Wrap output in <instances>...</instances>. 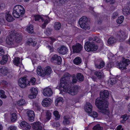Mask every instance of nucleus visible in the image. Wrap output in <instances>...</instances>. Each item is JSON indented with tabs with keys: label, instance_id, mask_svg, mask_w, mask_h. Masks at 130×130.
I'll return each instance as SVG.
<instances>
[{
	"label": "nucleus",
	"instance_id": "obj_43",
	"mask_svg": "<svg viewBox=\"0 0 130 130\" xmlns=\"http://www.w3.org/2000/svg\"><path fill=\"white\" fill-rule=\"evenodd\" d=\"M116 41V40L115 38L112 37H110L108 40V43L109 44L113 43Z\"/></svg>",
	"mask_w": 130,
	"mask_h": 130
},
{
	"label": "nucleus",
	"instance_id": "obj_5",
	"mask_svg": "<svg viewBox=\"0 0 130 130\" xmlns=\"http://www.w3.org/2000/svg\"><path fill=\"white\" fill-rule=\"evenodd\" d=\"M34 17L35 21H39L40 19H41L42 22L44 23L41 26L42 28H45L47 24L50 21L49 18L47 16L43 15L41 16L39 15H34Z\"/></svg>",
	"mask_w": 130,
	"mask_h": 130
},
{
	"label": "nucleus",
	"instance_id": "obj_21",
	"mask_svg": "<svg viewBox=\"0 0 130 130\" xmlns=\"http://www.w3.org/2000/svg\"><path fill=\"white\" fill-rule=\"evenodd\" d=\"M36 72L38 75L40 76L43 77L45 76L44 69L40 66H38V67Z\"/></svg>",
	"mask_w": 130,
	"mask_h": 130
},
{
	"label": "nucleus",
	"instance_id": "obj_39",
	"mask_svg": "<svg viewBox=\"0 0 130 130\" xmlns=\"http://www.w3.org/2000/svg\"><path fill=\"white\" fill-rule=\"evenodd\" d=\"M53 115L55 117V119L56 120H58L60 117V116L59 112L57 110H55L53 112Z\"/></svg>",
	"mask_w": 130,
	"mask_h": 130
},
{
	"label": "nucleus",
	"instance_id": "obj_29",
	"mask_svg": "<svg viewBox=\"0 0 130 130\" xmlns=\"http://www.w3.org/2000/svg\"><path fill=\"white\" fill-rule=\"evenodd\" d=\"M51 113L50 111H47L46 112V114L45 115V121L47 122L49 120L51 117Z\"/></svg>",
	"mask_w": 130,
	"mask_h": 130
},
{
	"label": "nucleus",
	"instance_id": "obj_4",
	"mask_svg": "<svg viewBox=\"0 0 130 130\" xmlns=\"http://www.w3.org/2000/svg\"><path fill=\"white\" fill-rule=\"evenodd\" d=\"M25 12V10L23 7L21 5H17L14 7L12 14L15 18H18L23 14Z\"/></svg>",
	"mask_w": 130,
	"mask_h": 130
},
{
	"label": "nucleus",
	"instance_id": "obj_59",
	"mask_svg": "<svg viewBox=\"0 0 130 130\" xmlns=\"http://www.w3.org/2000/svg\"><path fill=\"white\" fill-rule=\"evenodd\" d=\"M2 84L4 85H6L7 84V82L3 80L2 82Z\"/></svg>",
	"mask_w": 130,
	"mask_h": 130
},
{
	"label": "nucleus",
	"instance_id": "obj_45",
	"mask_svg": "<svg viewBox=\"0 0 130 130\" xmlns=\"http://www.w3.org/2000/svg\"><path fill=\"white\" fill-rule=\"evenodd\" d=\"M30 91L31 92V93L37 95L38 92L36 88H30Z\"/></svg>",
	"mask_w": 130,
	"mask_h": 130
},
{
	"label": "nucleus",
	"instance_id": "obj_24",
	"mask_svg": "<svg viewBox=\"0 0 130 130\" xmlns=\"http://www.w3.org/2000/svg\"><path fill=\"white\" fill-rule=\"evenodd\" d=\"M122 11L124 15H128L130 14V8L128 7H124L122 9Z\"/></svg>",
	"mask_w": 130,
	"mask_h": 130
},
{
	"label": "nucleus",
	"instance_id": "obj_63",
	"mask_svg": "<svg viewBox=\"0 0 130 130\" xmlns=\"http://www.w3.org/2000/svg\"><path fill=\"white\" fill-rule=\"evenodd\" d=\"M3 104V102L2 100L0 99V106H1Z\"/></svg>",
	"mask_w": 130,
	"mask_h": 130
},
{
	"label": "nucleus",
	"instance_id": "obj_34",
	"mask_svg": "<svg viewBox=\"0 0 130 130\" xmlns=\"http://www.w3.org/2000/svg\"><path fill=\"white\" fill-rule=\"evenodd\" d=\"M6 20L9 22L12 21L13 20V18L11 15L9 13L7 14L6 16Z\"/></svg>",
	"mask_w": 130,
	"mask_h": 130
},
{
	"label": "nucleus",
	"instance_id": "obj_56",
	"mask_svg": "<svg viewBox=\"0 0 130 130\" xmlns=\"http://www.w3.org/2000/svg\"><path fill=\"white\" fill-rule=\"evenodd\" d=\"M113 66V64L110 63L107 64V67L109 69L111 68Z\"/></svg>",
	"mask_w": 130,
	"mask_h": 130
},
{
	"label": "nucleus",
	"instance_id": "obj_40",
	"mask_svg": "<svg viewBox=\"0 0 130 130\" xmlns=\"http://www.w3.org/2000/svg\"><path fill=\"white\" fill-rule=\"evenodd\" d=\"M81 62V60L79 57H76L73 60L74 63L76 64H80Z\"/></svg>",
	"mask_w": 130,
	"mask_h": 130
},
{
	"label": "nucleus",
	"instance_id": "obj_25",
	"mask_svg": "<svg viewBox=\"0 0 130 130\" xmlns=\"http://www.w3.org/2000/svg\"><path fill=\"white\" fill-rule=\"evenodd\" d=\"M119 35V36L118 38L121 41H122L121 38H122L123 40L124 39L127 37V34L123 31L120 32Z\"/></svg>",
	"mask_w": 130,
	"mask_h": 130
},
{
	"label": "nucleus",
	"instance_id": "obj_12",
	"mask_svg": "<svg viewBox=\"0 0 130 130\" xmlns=\"http://www.w3.org/2000/svg\"><path fill=\"white\" fill-rule=\"evenodd\" d=\"M27 78L26 77L24 76L20 78L18 82L19 86L21 88H24L27 85L26 83Z\"/></svg>",
	"mask_w": 130,
	"mask_h": 130
},
{
	"label": "nucleus",
	"instance_id": "obj_26",
	"mask_svg": "<svg viewBox=\"0 0 130 130\" xmlns=\"http://www.w3.org/2000/svg\"><path fill=\"white\" fill-rule=\"evenodd\" d=\"M27 103L26 102L25 100L24 99H22L19 100L17 102V104L16 105L22 106L25 105Z\"/></svg>",
	"mask_w": 130,
	"mask_h": 130
},
{
	"label": "nucleus",
	"instance_id": "obj_32",
	"mask_svg": "<svg viewBox=\"0 0 130 130\" xmlns=\"http://www.w3.org/2000/svg\"><path fill=\"white\" fill-rule=\"evenodd\" d=\"M44 70V73L45 74V75H48L51 73L52 70L49 67H47L45 68Z\"/></svg>",
	"mask_w": 130,
	"mask_h": 130
},
{
	"label": "nucleus",
	"instance_id": "obj_1",
	"mask_svg": "<svg viewBox=\"0 0 130 130\" xmlns=\"http://www.w3.org/2000/svg\"><path fill=\"white\" fill-rule=\"evenodd\" d=\"M70 77V75L68 73H66L64 74L61 79L59 89L62 91L68 93L72 95H75L77 93V89L74 87H69L67 83V81Z\"/></svg>",
	"mask_w": 130,
	"mask_h": 130
},
{
	"label": "nucleus",
	"instance_id": "obj_6",
	"mask_svg": "<svg viewBox=\"0 0 130 130\" xmlns=\"http://www.w3.org/2000/svg\"><path fill=\"white\" fill-rule=\"evenodd\" d=\"M87 21V19L86 17H83L80 19L79 24L81 28L85 30L90 29V25Z\"/></svg>",
	"mask_w": 130,
	"mask_h": 130
},
{
	"label": "nucleus",
	"instance_id": "obj_14",
	"mask_svg": "<svg viewBox=\"0 0 130 130\" xmlns=\"http://www.w3.org/2000/svg\"><path fill=\"white\" fill-rule=\"evenodd\" d=\"M92 106L90 103L87 102L84 106V109L86 112L90 113L92 111Z\"/></svg>",
	"mask_w": 130,
	"mask_h": 130
},
{
	"label": "nucleus",
	"instance_id": "obj_61",
	"mask_svg": "<svg viewBox=\"0 0 130 130\" xmlns=\"http://www.w3.org/2000/svg\"><path fill=\"white\" fill-rule=\"evenodd\" d=\"M127 108L128 110L130 112V103L128 104L127 106Z\"/></svg>",
	"mask_w": 130,
	"mask_h": 130
},
{
	"label": "nucleus",
	"instance_id": "obj_28",
	"mask_svg": "<svg viewBox=\"0 0 130 130\" xmlns=\"http://www.w3.org/2000/svg\"><path fill=\"white\" fill-rule=\"evenodd\" d=\"M27 43L29 45H31L33 46H35L36 45L37 42L35 41V40L29 38L28 39Z\"/></svg>",
	"mask_w": 130,
	"mask_h": 130
},
{
	"label": "nucleus",
	"instance_id": "obj_54",
	"mask_svg": "<svg viewBox=\"0 0 130 130\" xmlns=\"http://www.w3.org/2000/svg\"><path fill=\"white\" fill-rule=\"evenodd\" d=\"M16 129V127L12 126L8 127V130H15Z\"/></svg>",
	"mask_w": 130,
	"mask_h": 130
},
{
	"label": "nucleus",
	"instance_id": "obj_53",
	"mask_svg": "<svg viewBox=\"0 0 130 130\" xmlns=\"http://www.w3.org/2000/svg\"><path fill=\"white\" fill-rule=\"evenodd\" d=\"M52 125L53 126L55 127H58L60 126L59 123L58 122L53 123L52 124Z\"/></svg>",
	"mask_w": 130,
	"mask_h": 130
},
{
	"label": "nucleus",
	"instance_id": "obj_37",
	"mask_svg": "<svg viewBox=\"0 0 130 130\" xmlns=\"http://www.w3.org/2000/svg\"><path fill=\"white\" fill-rule=\"evenodd\" d=\"M61 25L59 22H56L55 23L54 27L55 29L57 30H59L61 27Z\"/></svg>",
	"mask_w": 130,
	"mask_h": 130
},
{
	"label": "nucleus",
	"instance_id": "obj_20",
	"mask_svg": "<svg viewBox=\"0 0 130 130\" xmlns=\"http://www.w3.org/2000/svg\"><path fill=\"white\" fill-rule=\"evenodd\" d=\"M57 51L59 53L62 55H64L67 53L68 49L66 46H62L58 48Z\"/></svg>",
	"mask_w": 130,
	"mask_h": 130
},
{
	"label": "nucleus",
	"instance_id": "obj_60",
	"mask_svg": "<svg viewBox=\"0 0 130 130\" xmlns=\"http://www.w3.org/2000/svg\"><path fill=\"white\" fill-rule=\"evenodd\" d=\"M118 15V14L117 13H115L113 14V18H115Z\"/></svg>",
	"mask_w": 130,
	"mask_h": 130
},
{
	"label": "nucleus",
	"instance_id": "obj_27",
	"mask_svg": "<svg viewBox=\"0 0 130 130\" xmlns=\"http://www.w3.org/2000/svg\"><path fill=\"white\" fill-rule=\"evenodd\" d=\"M64 102V100L62 97H59L57 98L56 100L55 104L56 106L60 105V104H62Z\"/></svg>",
	"mask_w": 130,
	"mask_h": 130
},
{
	"label": "nucleus",
	"instance_id": "obj_64",
	"mask_svg": "<svg viewBox=\"0 0 130 130\" xmlns=\"http://www.w3.org/2000/svg\"><path fill=\"white\" fill-rule=\"evenodd\" d=\"M2 127L1 124H0V130H2Z\"/></svg>",
	"mask_w": 130,
	"mask_h": 130
},
{
	"label": "nucleus",
	"instance_id": "obj_13",
	"mask_svg": "<svg viewBox=\"0 0 130 130\" xmlns=\"http://www.w3.org/2000/svg\"><path fill=\"white\" fill-rule=\"evenodd\" d=\"M51 60L52 62L60 64L61 62V58L57 55H55L52 56Z\"/></svg>",
	"mask_w": 130,
	"mask_h": 130
},
{
	"label": "nucleus",
	"instance_id": "obj_50",
	"mask_svg": "<svg viewBox=\"0 0 130 130\" xmlns=\"http://www.w3.org/2000/svg\"><path fill=\"white\" fill-rule=\"evenodd\" d=\"M51 30L49 28H47L44 31V32L47 35H49L51 33Z\"/></svg>",
	"mask_w": 130,
	"mask_h": 130
},
{
	"label": "nucleus",
	"instance_id": "obj_15",
	"mask_svg": "<svg viewBox=\"0 0 130 130\" xmlns=\"http://www.w3.org/2000/svg\"><path fill=\"white\" fill-rule=\"evenodd\" d=\"M31 125L35 130H41L42 129V124L39 122L32 123Z\"/></svg>",
	"mask_w": 130,
	"mask_h": 130
},
{
	"label": "nucleus",
	"instance_id": "obj_35",
	"mask_svg": "<svg viewBox=\"0 0 130 130\" xmlns=\"http://www.w3.org/2000/svg\"><path fill=\"white\" fill-rule=\"evenodd\" d=\"M105 66V63L103 61H101L99 64H97L96 63L95 64V67L98 69H100L103 68Z\"/></svg>",
	"mask_w": 130,
	"mask_h": 130
},
{
	"label": "nucleus",
	"instance_id": "obj_11",
	"mask_svg": "<svg viewBox=\"0 0 130 130\" xmlns=\"http://www.w3.org/2000/svg\"><path fill=\"white\" fill-rule=\"evenodd\" d=\"M53 93L52 89L48 87H46L43 90L42 94L45 96H50L52 95Z\"/></svg>",
	"mask_w": 130,
	"mask_h": 130
},
{
	"label": "nucleus",
	"instance_id": "obj_58",
	"mask_svg": "<svg viewBox=\"0 0 130 130\" xmlns=\"http://www.w3.org/2000/svg\"><path fill=\"white\" fill-rule=\"evenodd\" d=\"M122 128V126L121 125L118 126L117 127V130H120Z\"/></svg>",
	"mask_w": 130,
	"mask_h": 130
},
{
	"label": "nucleus",
	"instance_id": "obj_36",
	"mask_svg": "<svg viewBox=\"0 0 130 130\" xmlns=\"http://www.w3.org/2000/svg\"><path fill=\"white\" fill-rule=\"evenodd\" d=\"M36 80V79L35 78H31L30 79V81L28 82L27 84V85H29L30 84H31L32 85H34L35 84Z\"/></svg>",
	"mask_w": 130,
	"mask_h": 130
},
{
	"label": "nucleus",
	"instance_id": "obj_10",
	"mask_svg": "<svg viewBox=\"0 0 130 130\" xmlns=\"http://www.w3.org/2000/svg\"><path fill=\"white\" fill-rule=\"evenodd\" d=\"M20 58L18 57H16L14 58L13 60V63L16 66H18L19 64L20 65L19 70L20 72L21 73L22 71L24 70V67L22 64L21 61L20 60Z\"/></svg>",
	"mask_w": 130,
	"mask_h": 130
},
{
	"label": "nucleus",
	"instance_id": "obj_18",
	"mask_svg": "<svg viewBox=\"0 0 130 130\" xmlns=\"http://www.w3.org/2000/svg\"><path fill=\"white\" fill-rule=\"evenodd\" d=\"M27 114L29 121L31 122L33 121L35 116L34 111L31 110H29L27 112Z\"/></svg>",
	"mask_w": 130,
	"mask_h": 130
},
{
	"label": "nucleus",
	"instance_id": "obj_17",
	"mask_svg": "<svg viewBox=\"0 0 130 130\" xmlns=\"http://www.w3.org/2000/svg\"><path fill=\"white\" fill-rule=\"evenodd\" d=\"M20 126L23 130H28L31 128V126L29 124L25 121H23L21 123Z\"/></svg>",
	"mask_w": 130,
	"mask_h": 130
},
{
	"label": "nucleus",
	"instance_id": "obj_52",
	"mask_svg": "<svg viewBox=\"0 0 130 130\" xmlns=\"http://www.w3.org/2000/svg\"><path fill=\"white\" fill-rule=\"evenodd\" d=\"M93 118H96L98 116V114L95 111H93L91 114Z\"/></svg>",
	"mask_w": 130,
	"mask_h": 130
},
{
	"label": "nucleus",
	"instance_id": "obj_48",
	"mask_svg": "<svg viewBox=\"0 0 130 130\" xmlns=\"http://www.w3.org/2000/svg\"><path fill=\"white\" fill-rule=\"evenodd\" d=\"M121 118H123V121H121V122L122 123H124V122L126 120L128 119V116L126 115H125L122 116Z\"/></svg>",
	"mask_w": 130,
	"mask_h": 130
},
{
	"label": "nucleus",
	"instance_id": "obj_22",
	"mask_svg": "<svg viewBox=\"0 0 130 130\" xmlns=\"http://www.w3.org/2000/svg\"><path fill=\"white\" fill-rule=\"evenodd\" d=\"M109 93L107 90H104L100 93V96L101 98L105 99L107 98L109 95Z\"/></svg>",
	"mask_w": 130,
	"mask_h": 130
},
{
	"label": "nucleus",
	"instance_id": "obj_8",
	"mask_svg": "<svg viewBox=\"0 0 130 130\" xmlns=\"http://www.w3.org/2000/svg\"><path fill=\"white\" fill-rule=\"evenodd\" d=\"M130 63V61L129 59L122 58V61L118 63L117 64V67L121 70H125L126 69V67Z\"/></svg>",
	"mask_w": 130,
	"mask_h": 130
},
{
	"label": "nucleus",
	"instance_id": "obj_9",
	"mask_svg": "<svg viewBox=\"0 0 130 130\" xmlns=\"http://www.w3.org/2000/svg\"><path fill=\"white\" fill-rule=\"evenodd\" d=\"M47 39L48 41L45 44L46 46L50 52H52L53 51V43L54 42L56 41V39L53 37H48Z\"/></svg>",
	"mask_w": 130,
	"mask_h": 130
},
{
	"label": "nucleus",
	"instance_id": "obj_31",
	"mask_svg": "<svg viewBox=\"0 0 130 130\" xmlns=\"http://www.w3.org/2000/svg\"><path fill=\"white\" fill-rule=\"evenodd\" d=\"M116 83V81L115 78H111L108 80L107 84L109 86L111 87Z\"/></svg>",
	"mask_w": 130,
	"mask_h": 130
},
{
	"label": "nucleus",
	"instance_id": "obj_3",
	"mask_svg": "<svg viewBox=\"0 0 130 130\" xmlns=\"http://www.w3.org/2000/svg\"><path fill=\"white\" fill-rule=\"evenodd\" d=\"M15 37L14 36L12 35H9L7 37L6 39V43L9 45H12L14 43V38L15 37V41L19 44L20 45L21 43H20L22 40V36L21 34L18 33H16L15 35Z\"/></svg>",
	"mask_w": 130,
	"mask_h": 130
},
{
	"label": "nucleus",
	"instance_id": "obj_51",
	"mask_svg": "<svg viewBox=\"0 0 130 130\" xmlns=\"http://www.w3.org/2000/svg\"><path fill=\"white\" fill-rule=\"evenodd\" d=\"M37 95L31 93L28 96V98L30 99H33L35 98Z\"/></svg>",
	"mask_w": 130,
	"mask_h": 130
},
{
	"label": "nucleus",
	"instance_id": "obj_55",
	"mask_svg": "<svg viewBox=\"0 0 130 130\" xmlns=\"http://www.w3.org/2000/svg\"><path fill=\"white\" fill-rule=\"evenodd\" d=\"M4 53V50L2 47H0V56L3 55Z\"/></svg>",
	"mask_w": 130,
	"mask_h": 130
},
{
	"label": "nucleus",
	"instance_id": "obj_7",
	"mask_svg": "<svg viewBox=\"0 0 130 130\" xmlns=\"http://www.w3.org/2000/svg\"><path fill=\"white\" fill-rule=\"evenodd\" d=\"M84 48L86 50L89 52L96 51L98 48V46L93 43L87 42L85 43Z\"/></svg>",
	"mask_w": 130,
	"mask_h": 130
},
{
	"label": "nucleus",
	"instance_id": "obj_41",
	"mask_svg": "<svg viewBox=\"0 0 130 130\" xmlns=\"http://www.w3.org/2000/svg\"><path fill=\"white\" fill-rule=\"evenodd\" d=\"M94 74L99 78H101L103 76V73L102 72L99 71H95L94 73Z\"/></svg>",
	"mask_w": 130,
	"mask_h": 130
},
{
	"label": "nucleus",
	"instance_id": "obj_46",
	"mask_svg": "<svg viewBox=\"0 0 130 130\" xmlns=\"http://www.w3.org/2000/svg\"><path fill=\"white\" fill-rule=\"evenodd\" d=\"M103 128L101 127L99 124H97L94 126L93 130H102Z\"/></svg>",
	"mask_w": 130,
	"mask_h": 130
},
{
	"label": "nucleus",
	"instance_id": "obj_57",
	"mask_svg": "<svg viewBox=\"0 0 130 130\" xmlns=\"http://www.w3.org/2000/svg\"><path fill=\"white\" fill-rule=\"evenodd\" d=\"M77 81V80L75 76H74L73 77L72 82L73 83H76Z\"/></svg>",
	"mask_w": 130,
	"mask_h": 130
},
{
	"label": "nucleus",
	"instance_id": "obj_62",
	"mask_svg": "<svg viewBox=\"0 0 130 130\" xmlns=\"http://www.w3.org/2000/svg\"><path fill=\"white\" fill-rule=\"evenodd\" d=\"M99 39L97 38V37H96V39H95V40H96V41L97 42H100V40H98V39Z\"/></svg>",
	"mask_w": 130,
	"mask_h": 130
},
{
	"label": "nucleus",
	"instance_id": "obj_33",
	"mask_svg": "<svg viewBox=\"0 0 130 130\" xmlns=\"http://www.w3.org/2000/svg\"><path fill=\"white\" fill-rule=\"evenodd\" d=\"M8 60L7 56L6 55L3 56L2 60L0 61V63L1 64H5Z\"/></svg>",
	"mask_w": 130,
	"mask_h": 130
},
{
	"label": "nucleus",
	"instance_id": "obj_47",
	"mask_svg": "<svg viewBox=\"0 0 130 130\" xmlns=\"http://www.w3.org/2000/svg\"><path fill=\"white\" fill-rule=\"evenodd\" d=\"M0 97L3 98H5L6 96L5 94L4 91L3 90H0Z\"/></svg>",
	"mask_w": 130,
	"mask_h": 130
},
{
	"label": "nucleus",
	"instance_id": "obj_42",
	"mask_svg": "<svg viewBox=\"0 0 130 130\" xmlns=\"http://www.w3.org/2000/svg\"><path fill=\"white\" fill-rule=\"evenodd\" d=\"M17 117L16 114L15 113H12L11 115V120L12 122L15 121L17 119Z\"/></svg>",
	"mask_w": 130,
	"mask_h": 130
},
{
	"label": "nucleus",
	"instance_id": "obj_30",
	"mask_svg": "<svg viewBox=\"0 0 130 130\" xmlns=\"http://www.w3.org/2000/svg\"><path fill=\"white\" fill-rule=\"evenodd\" d=\"M26 30L29 33L32 34L34 31L33 25H28L26 29Z\"/></svg>",
	"mask_w": 130,
	"mask_h": 130
},
{
	"label": "nucleus",
	"instance_id": "obj_23",
	"mask_svg": "<svg viewBox=\"0 0 130 130\" xmlns=\"http://www.w3.org/2000/svg\"><path fill=\"white\" fill-rule=\"evenodd\" d=\"M9 71L7 68L3 67L0 68V73L2 75L5 76L7 75Z\"/></svg>",
	"mask_w": 130,
	"mask_h": 130
},
{
	"label": "nucleus",
	"instance_id": "obj_49",
	"mask_svg": "<svg viewBox=\"0 0 130 130\" xmlns=\"http://www.w3.org/2000/svg\"><path fill=\"white\" fill-rule=\"evenodd\" d=\"M64 120L63 121V123L64 124H68L69 123L70 121L69 119L67 116H65L64 118Z\"/></svg>",
	"mask_w": 130,
	"mask_h": 130
},
{
	"label": "nucleus",
	"instance_id": "obj_44",
	"mask_svg": "<svg viewBox=\"0 0 130 130\" xmlns=\"http://www.w3.org/2000/svg\"><path fill=\"white\" fill-rule=\"evenodd\" d=\"M77 79L80 81H83L84 79V77L83 75L80 73H78L77 74Z\"/></svg>",
	"mask_w": 130,
	"mask_h": 130
},
{
	"label": "nucleus",
	"instance_id": "obj_38",
	"mask_svg": "<svg viewBox=\"0 0 130 130\" xmlns=\"http://www.w3.org/2000/svg\"><path fill=\"white\" fill-rule=\"evenodd\" d=\"M124 19V16H121L118 18L116 21L117 23L121 24L123 22Z\"/></svg>",
	"mask_w": 130,
	"mask_h": 130
},
{
	"label": "nucleus",
	"instance_id": "obj_16",
	"mask_svg": "<svg viewBox=\"0 0 130 130\" xmlns=\"http://www.w3.org/2000/svg\"><path fill=\"white\" fill-rule=\"evenodd\" d=\"M52 102V101L51 99L46 98L43 100L42 104L43 106L47 107L51 104Z\"/></svg>",
	"mask_w": 130,
	"mask_h": 130
},
{
	"label": "nucleus",
	"instance_id": "obj_2",
	"mask_svg": "<svg viewBox=\"0 0 130 130\" xmlns=\"http://www.w3.org/2000/svg\"><path fill=\"white\" fill-rule=\"evenodd\" d=\"M95 104L98 108L101 110L102 113L108 116L109 119L107 121H111L112 118V111H110L108 107V102L106 101L104 103L102 101V99L100 97L96 100Z\"/></svg>",
	"mask_w": 130,
	"mask_h": 130
},
{
	"label": "nucleus",
	"instance_id": "obj_19",
	"mask_svg": "<svg viewBox=\"0 0 130 130\" xmlns=\"http://www.w3.org/2000/svg\"><path fill=\"white\" fill-rule=\"evenodd\" d=\"M82 47L81 44L77 43L72 46L73 51L74 52L78 53L80 52L82 50Z\"/></svg>",
	"mask_w": 130,
	"mask_h": 130
}]
</instances>
